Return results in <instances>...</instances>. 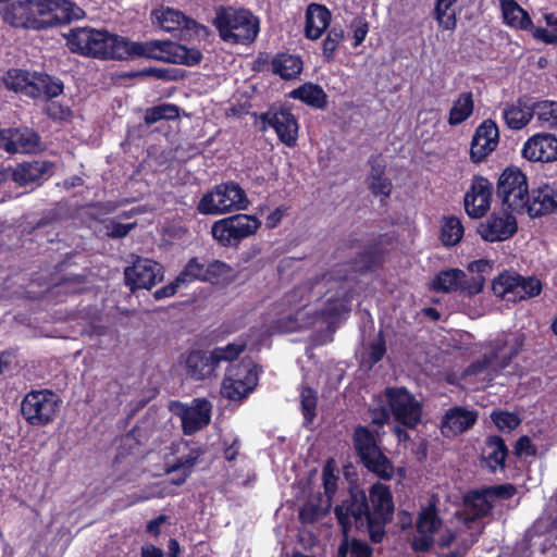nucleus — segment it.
<instances>
[{"label":"nucleus","mask_w":557,"mask_h":557,"mask_svg":"<svg viewBox=\"0 0 557 557\" xmlns=\"http://www.w3.org/2000/svg\"><path fill=\"white\" fill-rule=\"evenodd\" d=\"M504 22L516 29L532 28V21L525 10H523L515 0H500Z\"/></svg>","instance_id":"obj_35"},{"label":"nucleus","mask_w":557,"mask_h":557,"mask_svg":"<svg viewBox=\"0 0 557 557\" xmlns=\"http://www.w3.org/2000/svg\"><path fill=\"white\" fill-rule=\"evenodd\" d=\"M433 288L437 292H457L473 296L482 292V277H468L467 274L459 269H449L438 273L433 282Z\"/></svg>","instance_id":"obj_17"},{"label":"nucleus","mask_w":557,"mask_h":557,"mask_svg":"<svg viewBox=\"0 0 557 557\" xmlns=\"http://www.w3.org/2000/svg\"><path fill=\"white\" fill-rule=\"evenodd\" d=\"M214 25L221 38L230 44H250L259 33V20L244 9L226 8L216 12Z\"/></svg>","instance_id":"obj_4"},{"label":"nucleus","mask_w":557,"mask_h":557,"mask_svg":"<svg viewBox=\"0 0 557 557\" xmlns=\"http://www.w3.org/2000/svg\"><path fill=\"white\" fill-rule=\"evenodd\" d=\"M442 521L437 517L434 507L429 506L423 508L417 521L418 532L422 535L425 546H429L433 541L435 532L440 530Z\"/></svg>","instance_id":"obj_38"},{"label":"nucleus","mask_w":557,"mask_h":557,"mask_svg":"<svg viewBox=\"0 0 557 557\" xmlns=\"http://www.w3.org/2000/svg\"><path fill=\"white\" fill-rule=\"evenodd\" d=\"M127 59L144 57L170 63L196 64L201 59V53L195 49H188L183 45L169 40H150L146 42H132L126 40Z\"/></svg>","instance_id":"obj_5"},{"label":"nucleus","mask_w":557,"mask_h":557,"mask_svg":"<svg viewBox=\"0 0 557 557\" xmlns=\"http://www.w3.org/2000/svg\"><path fill=\"white\" fill-rule=\"evenodd\" d=\"M135 226V222L124 224L115 221H110L106 225V234L112 238H121L126 236Z\"/></svg>","instance_id":"obj_58"},{"label":"nucleus","mask_w":557,"mask_h":557,"mask_svg":"<svg viewBox=\"0 0 557 557\" xmlns=\"http://www.w3.org/2000/svg\"><path fill=\"white\" fill-rule=\"evenodd\" d=\"M65 38L72 52L100 59H127L126 39L107 30L77 27Z\"/></svg>","instance_id":"obj_3"},{"label":"nucleus","mask_w":557,"mask_h":557,"mask_svg":"<svg viewBox=\"0 0 557 557\" xmlns=\"http://www.w3.org/2000/svg\"><path fill=\"white\" fill-rule=\"evenodd\" d=\"M152 14L156 23L168 32L183 28L190 35L196 36H201L206 33V28L203 26L172 8H161L153 11Z\"/></svg>","instance_id":"obj_26"},{"label":"nucleus","mask_w":557,"mask_h":557,"mask_svg":"<svg viewBox=\"0 0 557 557\" xmlns=\"http://www.w3.org/2000/svg\"><path fill=\"white\" fill-rule=\"evenodd\" d=\"M35 29L71 23L84 17L85 12L69 0H34Z\"/></svg>","instance_id":"obj_8"},{"label":"nucleus","mask_w":557,"mask_h":557,"mask_svg":"<svg viewBox=\"0 0 557 557\" xmlns=\"http://www.w3.org/2000/svg\"><path fill=\"white\" fill-rule=\"evenodd\" d=\"M35 92L33 97L47 96L53 98L63 91V84L60 79L52 78L48 75L34 74Z\"/></svg>","instance_id":"obj_47"},{"label":"nucleus","mask_w":557,"mask_h":557,"mask_svg":"<svg viewBox=\"0 0 557 557\" xmlns=\"http://www.w3.org/2000/svg\"><path fill=\"white\" fill-rule=\"evenodd\" d=\"M474 103L471 92H462L454 101L448 115V124L456 126L468 120L473 113Z\"/></svg>","instance_id":"obj_40"},{"label":"nucleus","mask_w":557,"mask_h":557,"mask_svg":"<svg viewBox=\"0 0 557 557\" xmlns=\"http://www.w3.org/2000/svg\"><path fill=\"white\" fill-rule=\"evenodd\" d=\"M491 418L497 429L503 432H510L515 430L521 422L517 414L507 411H494L492 412Z\"/></svg>","instance_id":"obj_56"},{"label":"nucleus","mask_w":557,"mask_h":557,"mask_svg":"<svg viewBox=\"0 0 557 557\" xmlns=\"http://www.w3.org/2000/svg\"><path fill=\"white\" fill-rule=\"evenodd\" d=\"M61 403V398L50 389L32 391L21 401V413L29 424L44 426L55 419Z\"/></svg>","instance_id":"obj_7"},{"label":"nucleus","mask_w":557,"mask_h":557,"mask_svg":"<svg viewBox=\"0 0 557 557\" xmlns=\"http://www.w3.org/2000/svg\"><path fill=\"white\" fill-rule=\"evenodd\" d=\"M532 30V35L535 39L541 40L545 44L557 45V34L553 32H548L543 27H533L529 28Z\"/></svg>","instance_id":"obj_62"},{"label":"nucleus","mask_w":557,"mask_h":557,"mask_svg":"<svg viewBox=\"0 0 557 557\" xmlns=\"http://www.w3.org/2000/svg\"><path fill=\"white\" fill-rule=\"evenodd\" d=\"M178 116V108L174 104L162 103L146 111L145 122L153 124L161 120H174Z\"/></svg>","instance_id":"obj_49"},{"label":"nucleus","mask_w":557,"mask_h":557,"mask_svg":"<svg viewBox=\"0 0 557 557\" xmlns=\"http://www.w3.org/2000/svg\"><path fill=\"white\" fill-rule=\"evenodd\" d=\"M515 453L518 456H534L536 447L531 443L529 436H521L515 445Z\"/></svg>","instance_id":"obj_61"},{"label":"nucleus","mask_w":557,"mask_h":557,"mask_svg":"<svg viewBox=\"0 0 557 557\" xmlns=\"http://www.w3.org/2000/svg\"><path fill=\"white\" fill-rule=\"evenodd\" d=\"M385 351H386L385 342L380 336L376 341H374L370 345V348H369V363H370V367H372L374 363L379 362L383 358Z\"/></svg>","instance_id":"obj_60"},{"label":"nucleus","mask_w":557,"mask_h":557,"mask_svg":"<svg viewBox=\"0 0 557 557\" xmlns=\"http://www.w3.org/2000/svg\"><path fill=\"white\" fill-rule=\"evenodd\" d=\"M497 194L508 208L525 209L530 196L525 175L518 169L505 170L498 180Z\"/></svg>","instance_id":"obj_12"},{"label":"nucleus","mask_w":557,"mask_h":557,"mask_svg":"<svg viewBox=\"0 0 557 557\" xmlns=\"http://www.w3.org/2000/svg\"><path fill=\"white\" fill-rule=\"evenodd\" d=\"M261 222L255 215L235 214L215 221L211 234L223 246H232L257 233Z\"/></svg>","instance_id":"obj_9"},{"label":"nucleus","mask_w":557,"mask_h":557,"mask_svg":"<svg viewBox=\"0 0 557 557\" xmlns=\"http://www.w3.org/2000/svg\"><path fill=\"white\" fill-rule=\"evenodd\" d=\"M232 268L223 261L214 260L206 264V282L220 283L231 277Z\"/></svg>","instance_id":"obj_51"},{"label":"nucleus","mask_w":557,"mask_h":557,"mask_svg":"<svg viewBox=\"0 0 557 557\" xmlns=\"http://www.w3.org/2000/svg\"><path fill=\"white\" fill-rule=\"evenodd\" d=\"M465 228L460 219L446 216L441 222V240L445 246H455L463 237Z\"/></svg>","instance_id":"obj_44"},{"label":"nucleus","mask_w":557,"mask_h":557,"mask_svg":"<svg viewBox=\"0 0 557 557\" xmlns=\"http://www.w3.org/2000/svg\"><path fill=\"white\" fill-rule=\"evenodd\" d=\"M371 508L364 491L351 488L349 496L335 507V515L343 527L344 534L355 527L367 530L374 542H380L383 535L382 527L391 518L394 509L388 487L382 483L373 484L370 488Z\"/></svg>","instance_id":"obj_2"},{"label":"nucleus","mask_w":557,"mask_h":557,"mask_svg":"<svg viewBox=\"0 0 557 557\" xmlns=\"http://www.w3.org/2000/svg\"><path fill=\"white\" fill-rule=\"evenodd\" d=\"M507 451L504 441L498 436H492L486 441L482 457L486 466L492 471H496L498 468H504Z\"/></svg>","instance_id":"obj_36"},{"label":"nucleus","mask_w":557,"mask_h":557,"mask_svg":"<svg viewBox=\"0 0 557 557\" xmlns=\"http://www.w3.org/2000/svg\"><path fill=\"white\" fill-rule=\"evenodd\" d=\"M522 154L532 162H553L557 160V137L549 133H537L523 145Z\"/></svg>","instance_id":"obj_23"},{"label":"nucleus","mask_w":557,"mask_h":557,"mask_svg":"<svg viewBox=\"0 0 557 557\" xmlns=\"http://www.w3.org/2000/svg\"><path fill=\"white\" fill-rule=\"evenodd\" d=\"M3 85L15 92H24L34 96V75L22 70H10L2 81Z\"/></svg>","instance_id":"obj_39"},{"label":"nucleus","mask_w":557,"mask_h":557,"mask_svg":"<svg viewBox=\"0 0 557 557\" xmlns=\"http://www.w3.org/2000/svg\"><path fill=\"white\" fill-rule=\"evenodd\" d=\"M337 476L334 474L331 462H327L323 469V486L324 493L326 496L325 500H329L331 504V499L336 492L337 488Z\"/></svg>","instance_id":"obj_57"},{"label":"nucleus","mask_w":557,"mask_h":557,"mask_svg":"<svg viewBox=\"0 0 557 557\" xmlns=\"http://www.w3.org/2000/svg\"><path fill=\"white\" fill-rule=\"evenodd\" d=\"M300 405L305 417V423H310L315 416L317 393L309 387L302 388L300 393Z\"/></svg>","instance_id":"obj_55"},{"label":"nucleus","mask_w":557,"mask_h":557,"mask_svg":"<svg viewBox=\"0 0 557 557\" xmlns=\"http://www.w3.org/2000/svg\"><path fill=\"white\" fill-rule=\"evenodd\" d=\"M478 419L473 410L455 407L446 411L442 419L441 431L446 437L456 436L471 428Z\"/></svg>","instance_id":"obj_27"},{"label":"nucleus","mask_w":557,"mask_h":557,"mask_svg":"<svg viewBox=\"0 0 557 557\" xmlns=\"http://www.w3.org/2000/svg\"><path fill=\"white\" fill-rule=\"evenodd\" d=\"M513 339L515 344L507 349V345L509 344L508 336L498 338L493 347L492 356L484 357L482 360L470 366L467 373L479 374L484 371H488L487 375H492V372L496 373L500 369L506 368L511 358L518 354L521 346V343L517 337Z\"/></svg>","instance_id":"obj_15"},{"label":"nucleus","mask_w":557,"mask_h":557,"mask_svg":"<svg viewBox=\"0 0 557 557\" xmlns=\"http://www.w3.org/2000/svg\"><path fill=\"white\" fill-rule=\"evenodd\" d=\"M503 117L509 128L521 129L528 125L533 117V103L529 104L525 98H520L516 102L505 107Z\"/></svg>","instance_id":"obj_33"},{"label":"nucleus","mask_w":557,"mask_h":557,"mask_svg":"<svg viewBox=\"0 0 557 557\" xmlns=\"http://www.w3.org/2000/svg\"><path fill=\"white\" fill-rule=\"evenodd\" d=\"M180 286H182V284H181V282H178V278L176 277L174 282L157 289L153 294V297L157 300L166 298V297H171L177 292V288Z\"/></svg>","instance_id":"obj_63"},{"label":"nucleus","mask_w":557,"mask_h":557,"mask_svg":"<svg viewBox=\"0 0 557 557\" xmlns=\"http://www.w3.org/2000/svg\"><path fill=\"white\" fill-rule=\"evenodd\" d=\"M372 548L362 541L350 539L344 534V539L338 547L336 557H371Z\"/></svg>","instance_id":"obj_46"},{"label":"nucleus","mask_w":557,"mask_h":557,"mask_svg":"<svg viewBox=\"0 0 557 557\" xmlns=\"http://www.w3.org/2000/svg\"><path fill=\"white\" fill-rule=\"evenodd\" d=\"M290 97L315 108H323L326 102V95L322 87L311 83L304 84L299 88L294 89L290 92Z\"/></svg>","instance_id":"obj_42"},{"label":"nucleus","mask_w":557,"mask_h":557,"mask_svg":"<svg viewBox=\"0 0 557 557\" xmlns=\"http://www.w3.org/2000/svg\"><path fill=\"white\" fill-rule=\"evenodd\" d=\"M533 116L539 125L547 129L557 128V101L541 100L533 102Z\"/></svg>","instance_id":"obj_41"},{"label":"nucleus","mask_w":557,"mask_h":557,"mask_svg":"<svg viewBox=\"0 0 557 557\" xmlns=\"http://www.w3.org/2000/svg\"><path fill=\"white\" fill-rule=\"evenodd\" d=\"M525 211L532 218L557 213V185L544 183L531 190Z\"/></svg>","instance_id":"obj_24"},{"label":"nucleus","mask_w":557,"mask_h":557,"mask_svg":"<svg viewBox=\"0 0 557 557\" xmlns=\"http://www.w3.org/2000/svg\"><path fill=\"white\" fill-rule=\"evenodd\" d=\"M347 277L346 272L337 270L324 274L314 282L306 283L285 295L282 301L284 310L277 321V329L281 332L289 333L314 324L319 319L317 308H313L311 300H318L327 296L321 315L334 318L348 311V300L343 280Z\"/></svg>","instance_id":"obj_1"},{"label":"nucleus","mask_w":557,"mask_h":557,"mask_svg":"<svg viewBox=\"0 0 557 557\" xmlns=\"http://www.w3.org/2000/svg\"><path fill=\"white\" fill-rule=\"evenodd\" d=\"M211 404L205 398H196L190 404H175L173 411L180 417L183 431L190 435L207 426L211 419Z\"/></svg>","instance_id":"obj_16"},{"label":"nucleus","mask_w":557,"mask_h":557,"mask_svg":"<svg viewBox=\"0 0 557 557\" xmlns=\"http://www.w3.org/2000/svg\"><path fill=\"white\" fill-rule=\"evenodd\" d=\"M370 173L366 180L368 188L375 196L387 197L392 190V184L385 176V164L379 157L370 160Z\"/></svg>","instance_id":"obj_34"},{"label":"nucleus","mask_w":557,"mask_h":557,"mask_svg":"<svg viewBox=\"0 0 557 557\" xmlns=\"http://www.w3.org/2000/svg\"><path fill=\"white\" fill-rule=\"evenodd\" d=\"M249 200L245 190L233 182L220 184L206 193L198 202L197 210L202 214H224L246 210Z\"/></svg>","instance_id":"obj_6"},{"label":"nucleus","mask_w":557,"mask_h":557,"mask_svg":"<svg viewBox=\"0 0 557 557\" xmlns=\"http://www.w3.org/2000/svg\"><path fill=\"white\" fill-rule=\"evenodd\" d=\"M331 22V12L322 4L311 3L306 13V35L315 40L322 36Z\"/></svg>","instance_id":"obj_31"},{"label":"nucleus","mask_w":557,"mask_h":557,"mask_svg":"<svg viewBox=\"0 0 557 557\" xmlns=\"http://www.w3.org/2000/svg\"><path fill=\"white\" fill-rule=\"evenodd\" d=\"M515 492L516 488L511 484L496 485L469 492L465 498V503L471 518H466V521H473L475 518L488 515L497 500L510 498L513 496Z\"/></svg>","instance_id":"obj_13"},{"label":"nucleus","mask_w":557,"mask_h":557,"mask_svg":"<svg viewBox=\"0 0 557 557\" xmlns=\"http://www.w3.org/2000/svg\"><path fill=\"white\" fill-rule=\"evenodd\" d=\"M518 292L516 296V300H522L527 298H531L537 296L542 290L541 282L535 277H521L518 275Z\"/></svg>","instance_id":"obj_53"},{"label":"nucleus","mask_w":557,"mask_h":557,"mask_svg":"<svg viewBox=\"0 0 557 557\" xmlns=\"http://www.w3.org/2000/svg\"><path fill=\"white\" fill-rule=\"evenodd\" d=\"M457 0H435L434 17L440 27L453 30L457 26V17L454 7Z\"/></svg>","instance_id":"obj_45"},{"label":"nucleus","mask_w":557,"mask_h":557,"mask_svg":"<svg viewBox=\"0 0 557 557\" xmlns=\"http://www.w3.org/2000/svg\"><path fill=\"white\" fill-rule=\"evenodd\" d=\"M246 348V344L244 342L231 343L223 347L214 348L212 351H209L214 359L216 366H219L223 361H233L235 360Z\"/></svg>","instance_id":"obj_50"},{"label":"nucleus","mask_w":557,"mask_h":557,"mask_svg":"<svg viewBox=\"0 0 557 557\" xmlns=\"http://www.w3.org/2000/svg\"><path fill=\"white\" fill-rule=\"evenodd\" d=\"M493 187L483 178L473 180L470 189L465 195V208L469 216L481 218L491 208Z\"/></svg>","instance_id":"obj_25"},{"label":"nucleus","mask_w":557,"mask_h":557,"mask_svg":"<svg viewBox=\"0 0 557 557\" xmlns=\"http://www.w3.org/2000/svg\"><path fill=\"white\" fill-rule=\"evenodd\" d=\"M258 371L250 361H243L227 369L222 382L221 394L230 400H242L256 387Z\"/></svg>","instance_id":"obj_11"},{"label":"nucleus","mask_w":557,"mask_h":557,"mask_svg":"<svg viewBox=\"0 0 557 557\" xmlns=\"http://www.w3.org/2000/svg\"><path fill=\"white\" fill-rule=\"evenodd\" d=\"M177 278L182 285L195 281L206 282V264L199 262L198 259L193 258L185 265L184 270L178 274Z\"/></svg>","instance_id":"obj_48"},{"label":"nucleus","mask_w":557,"mask_h":557,"mask_svg":"<svg viewBox=\"0 0 557 557\" xmlns=\"http://www.w3.org/2000/svg\"><path fill=\"white\" fill-rule=\"evenodd\" d=\"M216 367L211 354L207 351H190L185 360L187 375L197 381L211 377Z\"/></svg>","instance_id":"obj_28"},{"label":"nucleus","mask_w":557,"mask_h":557,"mask_svg":"<svg viewBox=\"0 0 557 557\" xmlns=\"http://www.w3.org/2000/svg\"><path fill=\"white\" fill-rule=\"evenodd\" d=\"M468 271L473 275L471 277H482L483 285L485 284V276L492 271V264L488 260H475L468 265Z\"/></svg>","instance_id":"obj_59"},{"label":"nucleus","mask_w":557,"mask_h":557,"mask_svg":"<svg viewBox=\"0 0 557 557\" xmlns=\"http://www.w3.org/2000/svg\"><path fill=\"white\" fill-rule=\"evenodd\" d=\"M0 148L10 153H32L39 148V137L28 127L1 129Z\"/></svg>","instance_id":"obj_22"},{"label":"nucleus","mask_w":557,"mask_h":557,"mask_svg":"<svg viewBox=\"0 0 557 557\" xmlns=\"http://www.w3.org/2000/svg\"><path fill=\"white\" fill-rule=\"evenodd\" d=\"M330 507L329 500H321L319 505H315L313 500H308L300 510V519L302 522L311 523L324 515Z\"/></svg>","instance_id":"obj_54"},{"label":"nucleus","mask_w":557,"mask_h":557,"mask_svg":"<svg viewBox=\"0 0 557 557\" xmlns=\"http://www.w3.org/2000/svg\"><path fill=\"white\" fill-rule=\"evenodd\" d=\"M273 128L280 140L294 147L298 137V123L287 110H271L260 116V129Z\"/></svg>","instance_id":"obj_19"},{"label":"nucleus","mask_w":557,"mask_h":557,"mask_svg":"<svg viewBox=\"0 0 557 557\" xmlns=\"http://www.w3.org/2000/svg\"><path fill=\"white\" fill-rule=\"evenodd\" d=\"M343 39H344V29L342 27L334 26L329 30L325 39L323 40V47H322L323 57L327 61L333 60L334 52Z\"/></svg>","instance_id":"obj_52"},{"label":"nucleus","mask_w":557,"mask_h":557,"mask_svg":"<svg viewBox=\"0 0 557 557\" xmlns=\"http://www.w3.org/2000/svg\"><path fill=\"white\" fill-rule=\"evenodd\" d=\"M202 454V448H191L187 455L180 457L175 463L169 466L166 468V473L170 476V482L177 486L185 483Z\"/></svg>","instance_id":"obj_32"},{"label":"nucleus","mask_w":557,"mask_h":557,"mask_svg":"<svg viewBox=\"0 0 557 557\" xmlns=\"http://www.w3.org/2000/svg\"><path fill=\"white\" fill-rule=\"evenodd\" d=\"M518 230L516 218L507 211L492 213L478 226V233L485 242H504L512 237Z\"/></svg>","instance_id":"obj_20"},{"label":"nucleus","mask_w":557,"mask_h":557,"mask_svg":"<svg viewBox=\"0 0 557 557\" xmlns=\"http://www.w3.org/2000/svg\"><path fill=\"white\" fill-rule=\"evenodd\" d=\"M52 166L51 162L42 160L24 162L12 170L11 176L17 184L27 185L49 175Z\"/></svg>","instance_id":"obj_30"},{"label":"nucleus","mask_w":557,"mask_h":557,"mask_svg":"<svg viewBox=\"0 0 557 557\" xmlns=\"http://www.w3.org/2000/svg\"><path fill=\"white\" fill-rule=\"evenodd\" d=\"M272 71L283 79H293L301 73L302 61L297 55L281 53L272 60Z\"/></svg>","instance_id":"obj_37"},{"label":"nucleus","mask_w":557,"mask_h":557,"mask_svg":"<svg viewBox=\"0 0 557 557\" xmlns=\"http://www.w3.org/2000/svg\"><path fill=\"white\" fill-rule=\"evenodd\" d=\"M370 418L373 424L381 426L387 422L389 416L388 412L382 408L370 410Z\"/></svg>","instance_id":"obj_64"},{"label":"nucleus","mask_w":557,"mask_h":557,"mask_svg":"<svg viewBox=\"0 0 557 557\" xmlns=\"http://www.w3.org/2000/svg\"><path fill=\"white\" fill-rule=\"evenodd\" d=\"M518 274L505 272L498 275L492 284V289L497 297L507 300H516L518 292Z\"/></svg>","instance_id":"obj_43"},{"label":"nucleus","mask_w":557,"mask_h":557,"mask_svg":"<svg viewBox=\"0 0 557 557\" xmlns=\"http://www.w3.org/2000/svg\"><path fill=\"white\" fill-rule=\"evenodd\" d=\"M4 21L16 27L35 28L34 0H15L4 10Z\"/></svg>","instance_id":"obj_29"},{"label":"nucleus","mask_w":557,"mask_h":557,"mask_svg":"<svg viewBox=\"0 0 557 557\" xmlns=\"http://www.w3.org/2000/svg\"><path fill=\"white\" fill-rule=\"evenodd\" d=\"M354 443L359 457L370 471L383 479L393 476L394 467L380 451L374 435L366 426L356 428Z\"/></svg>","instance_id":"obj_10"},{"label":"nucleus","mask_w":557,"mask_h":557,"mask_svg":"<svg viewBox=\"0 0 557 557\" xmlns=\"http://www.w3.org/2000/svg\"><path fill=\"white\" fill-rule=\"evenodd\" d=\"M499 141V131L496 123L492 120L483 121L475 129L471 146L470 158L473 162H482L497 147Z\"/></svg>","instance_id":"obj_21"},{"label":"nucleus","mask_w":557,"mask_h":557,"mask_svg":"<svg viewBox=\"0 0 557 557\" xmlns=\"http://www.w3.org/2000/svg\"><path fill=\"white\" fill-rule=\"evenodd\" d=\"M386 397L394 418L403 425L412 429L421 421L422 406L407 389L387 388Z\"/></svg>","instance_id":"obj_14"},{"label":"nucleus","mask_w":557,"mask_h":557,"mask_svg":"<svg viewBox=\"0 0 557 557\" xmlns=\"http://www.w3.org/2000/svg\"><path fill=\"white\" fill-rule=\"evenodd\" d=\"M125 281L132 289L152 288L163 280V267L147 258H137L132 267L125 269Z\"/></svg>","instance_id":"obj_18"}]
</instances>
